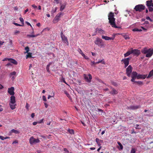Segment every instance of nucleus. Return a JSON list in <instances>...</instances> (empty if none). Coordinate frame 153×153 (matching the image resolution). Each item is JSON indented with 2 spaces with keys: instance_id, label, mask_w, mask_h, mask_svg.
<instances>
[{
  "instance_id": "bb28decb",
  "label": "nucleus",
  "mask_w": 153,
  "mask_h": 153,
  "mask_svg": "<svg viewBox=\"0 0 153 153\" xmlns=\"http://www.w3.org/2000/svg\"><path fill=\"white\" fill-rule=\"evenodd\" d=\"M16 105L15 104H12L10 103V108L12 110H13L15 108Z\"/></svg>"
},
{
  "instance_id": "0eeeda50",
  "label": "nucleus",
  "mask_w": 153,
  "mask_h": 153,
  "mask_svg": "<svg viewBox=\"0 0 153 153\" xmlns=\"http://www.w3.org/2000/svg\"><path fill=\"white\" fill-rule=\"evenodd\" d=\"M63 13H58L55 17L54 19L53 20V22L54 23H56L58 22L61 16H63Z\"/></svg>"
},
{
  "instance_id": "f257e3e1",
  "label": "nucleus",
  "mask_w": 153,
  "mask_h": 153,
  "mask_svg": "<svg viewBox=\"0 0 153 153\" xmlns=\"http://www.w3.org/2000/svg\"><path fill=\"white\" fill-rule=\"evenodd\" d=\"M114 14L113 13L111 12L108 15V19L109 22L112 27L115 28H118V27L115 24V19L114 18Z\"/></svg>"
},
{
  "instance_id": "423d86ee",
  "label": "nucleus",
  "mask_w": 153,
  "mask_h": 153,
  "mask_svg": "<svg viewBox=\"0 0 153 153\" xmlns=\"http://www.w3.org/2000/svg\"><path fill=\"white\" fill-rule=\"evenodd\" d=\"M83 77L86 82H91L92 76L90 74H89L88 75L86 74H84Z\"/></svg>"
},
{
  "instance_id": "39448f33",
  "label": "nucleus",
  "mask_w": 153,
  "mask_h": 153,
  "mask_svg": "<svg viewBox=\"0 0 153 153\" xmlns=\"http://www.w3.org/2000/svg\"><path fill=\"white\" fill-rule=\"evenodd\" d=\"M145 6L142 4L136 5L134 8V9L136 11L141 12L145 9Z\"/></svg>"
},
{
  "instance_id": "58836bf2",
  "label": "nucleus",
  "mask_w": 153,
  "mask_h": 153,
  "mask_svg": "<svg viewBox=\"0 0 153 153\" xmlns=\"http://www.w3.org/2000/svg\"><path fill=\"white\" fill-rule=\"evenodd\" d=\"M82 56L86 59H89V58L87 56H86L84 53L82 54Z\"/></svg>"
},
{
  "instance_id": "4d7b16f0",
  "label": "nucleus",
  "mask_w": 153,
  "mask_h": 153,
  "mask_svg": "<svg viewBox=\"0 0 153 153\" xmlns=\"http://www.w3.org/2000/svg\"><path fill=\"white\" fill-rule=\"evenodd\" d=\"M27 24V25H30V26L32 27V26H31V25H30V24L28 22H25Z\"/></svg>"
},
{
  "instance_id": "ddd939ff",
  "label": "nucleus",
  "mask_w": 153,
  "mask_h": 153,
  "mask_svg": "<svg viewBox=\"0 0 153 153\" xmlns=\"http://www.w3.org/2000/svg\"><path fill=\"white\" fill-rule=\"evenodd\" d=\"M132 54L135 56H137L140 53V51L137 49H133L132 48Z\"/></svg>"
},
{
  "instance_id": "680f3d73",
  "label": "nucleus",
  "mask_w": 153,
  "mask_h": 153,
  "mask_svg": "<svg viewBox=\"0 0 153 153\" xmlns=\"http://www.w3.org/2000/svg\"><path fill=\"white\" fill-rule=\"evenodd\" d=\"M43 119H42L39 121V123H43Z\"/></svg>"
},
{
  "instance_id": "e433bc0d",
  "label": "nucleus",
  "mask_w": 153,
  "mask_h": 153,
  "mask_svg": "<svg viewBox=\"0 0 153 153\" xmlns=\"http://www.w3.org/2000/svg\"><path fill=\"white\" fill-rule=\"evenodd\" d=\"M16 74V72L15 71H14L13 72L11 73L10 74V76H15Z\"/></svg>"
},
{
  "instance_id": "7ed1b4c3",
  "label": "nucleus",
  "mask_w": 153,
  "mask_h": 153,
  "mask_svg": "<svg viewBox=\"0 0 153 153\" xmlns=\"http://www.w3.org/2000/svg\"><path fill=\"white\" fill-rule=\"evenodd\" d=\"M146 5L148 7L149 11L152 12L153 11V1L152 0H148L146 1Z\"/></svg>"
},
{
  "instance_id": "c756f323",
  "label": "nucleus",
  "mask_w": 153,
  "mask_h": 153,
  "mask_svg": "<svg viewBox=\"0 0 153 153\" xmlns=\"http://www.w3.org/2000/svg\"><path fill=\"white\" fill-rule=\"evenodd\" d=\"M117 143L120 147V148L119 149H120L122 150L123 149V147L121 143L119 142H118Z\"/></svg>"
},
{
  "instance_id": "f8f14e48",
  "label": "nucleus",
  "mask_w": 153,
  "mask_h": 153,
  "mask_svg": "<svg viewBox=\"0 0 153 153\" xmlns=\"http://www.w3.org/2000/svg\"><path fill=\"white\" fill-rule=\"evenodd\" d=\"M15 89L14 87H11L10 88H9L8 90V93L11 95L13 96L15 94L14 91Z\"/></svg>"
},
{
  "instance_id": "b1692460",
  "label": "nucleus",
  "mask_w": 153,
  "mask_h": 153,
  "mask_svg": "<svg viewBox=\"0 0 153 153\" xmlns=\"http://www.w3.org/2000/svg\"><path fill=\"white\" fill-rule=\"evenodd\" d=\"M152 76H153V69L149 72L148 75L147 77V78H149Z\"/></svg>"
},
{
  "instance_id": "c85d7f7f",
  "label": "nucleus",
  "mask_w": 153,
  "mask_h": 153,
  "mask_svg": "<svg viewBox=\"0 0 153 153\" xmlns=\"http://www.w3.org/2000/svg\"><path fill=\"white\" fill-rule=\"evenodd\" d=\"M138 75L137 73L135 71H133L132 73L131 76L136 78Z\"/></svg>"
},
{
  "instance_id": "c03bdc74",
  "label": "nucleus",
  "mask_w": 153,
  "mask_h": 153,
  "mask_svg": "<svg viewBox=\"0 0 153 153\" xmlns=\"http://www.w3.org/2000/svg\"><path fill=\"white\" fill-rule=\"evenodd\" d=\"M135 82L137 83V84L139 85H141L142 84V82L140 81H135Z\"/></svg>"
},
{
  "instance_id": "f3484780",
  "label": "nucleus",
  "mask_w": 153,
  "mask_h": 153,
  "mask_svg": "<svg viewBox=\"0 0 153 153\" xmlns=\"http://www.w3.org/2000/svg\"><path fill=\"white\" fill-rule=\"evenodd\" d=\"M147 75H141L138 74L137 76V79H145L146 77L147 78Z\"/></svg>"
},
{
  "instance_id": "9d476101",
  "label": "nucleus",
  "mask_w": 153,
  "mask_h": 153,
  "mask_svg": "<svg viewBox=\"0 0 153 153\" xmlns=\"http://www.w3.org/2000/svg\"><path fill=\"white\" fill-rule=\"evenodd\" d=\"M130 59V58H127L123 59L121 60V62H123L125 65V68L128 65Z\"/></svg>"
},
{
  "instance_id": "5fc2aeb1",
  "label": "nucleus",
  "mask_w": 153,
  "mask_h": 153,
  "mask_svg": "<svg viewBox=\"0 0 153 153\" xmlns=\"http://www.w3.org/2000/svg\"><path fill=\"white\" fill-rule=\"evenodd\" d=\"M0 139H1L2 140H4V137L2 136H0Z\"/></svg>"
},
{
  "instance_id": "4468645a",
  "label": "nucleus",
  "mask_w": 153,
  "mask_h": 153,
  "mask_svg": "<svg viewBox=\"0 0 153 153\" xmlns=\"http://www.w3.org/2000/svg\"><path fill=\"white\" fill-rule=\"evenodd\" d=\"M61 37L63 42L68 45V41L67 38L64 35H63L62 32H61Z\"/></svg>"
},
{
  "instance_id": "4c0bfd02",
  "label": "nucleus",
  "mask_w": 153,
  "mask_h": 153,
  "mask_svg": "<svg viewBox=\"0 0 153 153\" xmlns=\"http://www.w3.org/2000/svg\"><path fill=\"white\" fill-rule=\"evenodd\" d=\"M68 131L71 134H73L74 133V131L73 129H69Z\"/></svg>"
},
{
  "instance_id": "bf43d9fd",
  "label": "nucleus",
  "mask_w": 153,
  "mask_h": 153,
  "mask_svg": "<svg viewBox=\"0 0 153 153\" xmlns=\"http://www.w3.org/2000/svg\"><path fill=\"white\" fill-rule=\"evenodd\" d=\"M12 40L11 39H10V43L11 45H13Z\"/></svg>"
},
{
  "instance_id": "dca6fc26",
  "label": "nucleus",
  "mask_w": 153,
  "mask_h": 153,
  "mask_svg": "<svg viewBox=\"0 0 153 153\" xmlns=\"http://www.w3.org/2000/svg\"><path fill=\"white\" fill-rule=\"evenodd\" d=\"M98 31V33H101V34H103L104 33V31L103 30L100 28H97L96 29V30L95 32V33L94 34H93L92 36H94L96 34L97 32Z\"/></svg>"
},
{
  "instance_id": "f704fd0d",
  "label": "nucleus",
  "mask_w": 153,
  "mask_h": 153,
  "mask_svg": "<svg viewBox=\"0 0 153 153\" xmlns=\"http://www.w3.org/2000/svg\"><path fill=\"white\" fill-rule=\"evenodd\" d=\"M54 1L56 2V4L61 3L62 0H54Z\"/></svg>"
},
{
  "instance_id": "37998d69",
  "label": "nucleus",
  "mask_w": 153,
  "mask_h": 153,
  "mask_svg": "<svg viewBox=\"0 0 153 153\" xmlns=\"http://www.w3.org/2000/svg\"><path fill=\"white\" fill-rule=\"evenodd\" d=\"M19 33H20V31L18 30H16L14 32V34L16 35H17V34H19Z\"/></svg>"
},
{
  "instance_id": "393cba45",
  "label": "nucleus",
  "mask_w": 153,
  "mask_h": 153,
  "mask_svg": "<svg viewBox=\"0 0 153 153\" xmlns=\"http://www.w3.org/2000/svg\"><path fill=\"white\" fill-rule=\"evenodd\" d=\"M110 93L112 94H116L118 93V92L115 89L113 88L112 91L110 92Z\"/></svg>"
},
{
  "instance_id": "a878e982",
  "label": "nucleus",
  "mask_w": 153,
  "mask_h": 153,
  "mask_svg": "<svg viewBox=\"0 0 153 153\" xmlns=\"http://www.w3.org/2000/svg\"><path fill=\"white\" fill-rule=\"evenodd\" d=\"M121 35L122 36H123L124 37L125 39L126 40L129 39L130 38L129 36L126 34L123 33Z\"/></svg>"
},
{
  "instance_id": "f03ea898",
  "label": "nucleus",
  "mask_w": 153,
  "mask_h": 153,
  "mask_svg": "<svg viewBox=\"0 0 153 153\" xmlns=\"http://www.w3.org/2000/svg\"><path fill=\"white\" fill-rule=\"evenodd\" d=\"M143 53L146 54V57H151L153 54V49L150 48L148 49L146 48H144L141 51Z\"/></svg>"
},
{
  "instance_id": "13d9d810",
  "label": "nucleus",
  "mask_w": 153,
  "mask_h": 153,
  "mask_svg": "<svg viewBox=\"0 0 153 153\" xmlns=\"http://www.w3.org/2000/svg\"><path fill=\"white\" fill-rule=\"evenodd\" d=\"M3 109L2 107V106L0 105V111H1L3 110Z\"/></svg>"
},
{
  "instance_id": "ea45409f",
  "label": "nucleus",
  "mask_w": 153,
  "mask_h": 153,
  "mask_svg": "<svg viewBox=\"0 0 153 153\" xmlns=\"http://www.w3.org/2000/svg\"><path fill=\"white\" fill-rule=\"evenodd\" d=\"M136 151L134 148H132L131 150L130 153H135Z\"/></svg>"
},
{
  "instance_id": "c9c22d12",
  "label": "nucleus",
  "mask_w": 153,
  "mask_h": 153,
  "mask_svg": "<svg viewBox=\"0 0 153 153\" xmlns=\"http://www.w3.org/2000/svg\"><path fill=\"white\" fill-rule=\"evenodd\" d=\"M25 50L26 51V53H28L29 51V48L28 46H27L25 48Z\"/></svg>"
},
{
  "instance_id": "6ab92c4d",
  "label": "nucleus",
  "mask_w": 153,
  "mask_h": 153,
  "mask_svg": "<svg viewBox=\"0 0 153 153\" xmlns=\"http://www.w3.org/2000/svg\"><path fill=\"white\" fill-rule=\"evenodd\" d=\"M95 140L99 146H100L101 145V143H103V141L102 140H100L98 138H96Z\"/></svg>"
},
{
  "instance_id": "0e129e2a",
  "label": "nucleus",
  "mask_w": 153,
  "mask_h": 153,
  "mask_svg": "<svg viewBox=\"0 0 153 153\" xmlns=\"http://www.w3.org/2000/svg\"><path fill=\"white\" fill-rule=\"evenodd\" d=\"M35 116V114L34 113H33L31 114V117L32 118H33Z\"/></svg>"
},
{
  "instance_id": "2eb2a0df",
  "label": "nucleus",
  "mask_w": 153,
  "mask_h": 153,
  "mask_svg": "<svg viewBox=\"0 0 153 153\" xmlns=\"http://www.w3.org/2000/svg\"><path fill=\"white\" fill-rule=\"evenodd\" d=\"M16 103L15 97L13 95L11 96L10 97V103L12 104H15Z\"/></svg>"
},
{
  "instance_id": "864d4df0",
  "label": "nucleus",
  "mask_w": 153,
  "mask_h": 153,
  "mask_svg": "<svg viewBox=\"0 0 153 153\" xmlns=\"http://www.w3.org/2000/svg\"><path fill=\"white\" fill-rule=\"evenodd\" d=\"M9 59L10 58H5L4 59H3L2 60V61H7V60H8L9 61Z\"/></svg>"
},
{
  "instance_id": "e2e57ef3",
  "label": "nucleus",
  "mask_w": 153,
  "mask_h": 153,
  "mask_svg": "<svg viewBox=\"0 0 153 153\" xmlns=\"http://www.w3.org/2000/svg\"><path fill=\"white\" fill-rule=\"evenodd\" d=\"M4 88V87L1 85L0 84V89H3Z\"/></svg>"
},
{
  "instance_id": "20e7f679",
  "label": "nucleus",
  "mask_w": 153,
  "mask_h": 153,
  "mask_svg": "<svg viewBox=\"0 0 153 153\" xmlns=\"http://www.w3.org/2000/svg\"><path fill=\"white\" fill-rule=\"evenodd\" d=\"M94 43L96 45L100 48L102 47L104 45V43L103 42L102 40L99 38H96Z\"/></svg>"
},
{
  "instance_id": "de8ad7c7",
  "label": "nucleus",
  "mask_w": 153,
  "mask_h": 153,
  "mask_svg": "<svg viewBox=\"0 0 153 153\" xmlns=\"http://www.w3.org/2000/svg\"><path fill=\"white\" fill-rule=\"evenodd\" d=\"M146 19L147 20H150L151 22H152V19L150 18L149 16H147L146 17Z\"/></svg>"
},
{
  "instance_id": "9b49d317",
  "label": "nucleus",
  "mask_w": 153,
  "mask_h": 153,
  "mask_svg": "<svg viewBox=\"0 0 153 153\" xmlns=\"http://www.w3.org/2000/svg\"><path fill=\"white\" fill-rule=\"evenodd\" d=\"M115 34H113L112 36L111 37H110L107 36H102V38L106 40H113L115 38Z\"/></svg>"
},
{
  "instance_id": "a19ab883",
  "label": "nucleus",
  "mask_w": 153,
  "mask_h": 153,
  "mask_svg": "<svg viewBox=\"0 0 153 153\" xmlns=\"http://www.w3.org/2000/svg\"><path fill=\"white\" fill-rule=\"evenodd\" d=\"M78 51L79 52V53L82 55V54H83L82 51L79 48L78 50Z\"/></svg>"
},
{
  "instance_id": "6e6d98bb",
  "label": "nucleus",
  "mask_w": 153,
  "mask_h": 153,
  "mask_svg": "<svg viewBox=\"0 0 153 153\" xmlns=\"http://www.w3.org/2000/svg\"><path fill=\"white\" fill-rule=\"evenodd\" d=\"M43 100L45 101H46V97L45 96H43Z\"/></svg>"
},
{
  "instance_id": "3c124183",
  "label": "nucleus",
  "mask_w": 153,
  "mask_h": 153,
  "mask_svg": "<svg viewBox=\"0 0 153 153\" xmlns=\"http://www.w3.org/2000/svg\"><path fill=\"white\" fill-rule=\"evenodd\" d=\"M63 151H64L65 152H67V153L69 152L68 151V150L66 148H64L63 149Z\"/></svg>"
},
{
  "instance_id": "603ef678",
  "label": "nucleus",
  "mask_w": 153,
  "mask_h": 153,
  "mask_svg": "<svg viewBox=\"0 0 153 153\" xmlns=\"http://www.w3.org/2000/svg\"><path fill=\"white\" fill-rule=\"evenodd\" d=\"M132 79H131V81L132 82H135V81H134L135 79L136 78L135 77H133L131 76Z\"/></svg>"
},
{
  "instance_id": "052dcab7",
  "label": "nucleus",
  "mask_w": 153,
  "mask_h": 153,
  "mask_svg": "<svg viewBox=\"0 0 153 153\" xmlns=\"http://www.w3.org/2000/svg\"><path fill=\"white\" fill-rule=\"evenodd\" d=\"M4 43V42H2L1 41H0V46H1V45H2Z\"/></svg>"
},
{
  "instance_id": "7c9ffc66",
  "label": "nucleus",
  "mask_w": 153,
  "mask_h": 153,
  "mask_svg": "<svg viewBox=\"0 0 153 153\" xmlns=\"http://www.w3.org/2000/svg\"><path fill=\"white\" fill-rule=\"evenodd\" d=\"M19 20L22 23V25H21L22 26H23L24 25V21L23 19V18L22 17H20L19 18Z\"/></svg>"
},
{
  "instance_id": "72a5a7b5",
  "label": "nucleus",
  "mask_w": 153,
  "mask_h": 153,
  "mask_svg": "<svg viewBox=\"0 0 153 153\" xmlns=\"http://www.w3.org/2000/svg\"><path fill=\"white\" fill-rule=\"evenodd\" d=\"M38 35H27V36L29 37H34L37 36Z\"/></svg>"
},
{
  "instance_id": "1a4fd4ad",
  "label": "nucleus",
  "mask_w": 153,
  "mask_h": 153,
  "mask_svg": "<svg viewBox=\"0 0 153 153\" xmlns=\"http://www.w3.org/2000/svg\"><path fill=\"white\" fill-rule=\"evenodd\" d=\"M29 142L31 144H36L38 143V139H36L32 137L30 139Z\"/></svg>"
},
{
  "instance_id": "4be33fe9",
  "label": "nucleus",
  "mask_w": 153,
  "mask_h": 153,
  "mask_svg": "<svg viewBox=\"0 0 153 153\" xmlns=\"http://www.w3.org/2000/svg\"><path fill=\"white\" fill-rule=\"evenodd\" d=\"M9 60V61H10L11 63H13L14 65H17L18 63L14 59L12 58H10Z\"/></svg>"
},
{
  "instance_id": "8fccbe9b",
  "label": "nucleus",
  "mask_w": 153,
  "mask_h": 153,
  "mask_svg": "<svg viewBox=\"0 0 153 153\" xmlns=\"http://www.w3.org/2000/svg\"><path fill=\"white\" fill-rule=\"evenodd\" d=\"M55 10H52V11H51V12L52 13H55V12H56L57 9V7H55Z\"/></svg>"
},
{
  "instance_id": "5701e85b",
  "label": "nucleus",
  "mask_w": 153,
  "mask_h": 153,
  "mask_svg": "<svg viewBox=\"0 0 153 153\" xmlns=\"http://www.w3.org/2000/svg\"><path fill=\"white\" fill-rule=\"evenodd\" d=\"M53 64V65H54V63L53 62H50L48 65L46 67V70L47 72H48V73L50 72V70L49 69V66Z\"/></svg>"
},
{
  "instance_id": "338daca9",
  "label": "nucleus",
  "mask_w": 153,
  "mask_h": 153,
  "mask_svg": "<svg viewBox=\"0 0 153 153\" xmlns=\"http://www.w3.org/2000/svg\"><path fill=\"white\" fill-rule=\"evenodd\" d=\"M18 143V141L17 140H15V141H13V144L14 143Z\"/></svg>"
},
{
  "instance_id": "69168bd1",
  "label": "nucleus",
  "mask_w": 153,
  "mask_h": 153,
  "mask_svg": "<svg viewBox=\"0 0 153 153\" xmlns=\"http://www.w3.org/2000/svg\"><path fill=\"white\" fill-rule=\"evenodd\" d=\"M45 105V108H47L48 107V105L47 104V103L46 102L44 103Z\"/></svg>"
},
{
  "instance_id": "a211bd4d",
  "label": "nucleus",
  "mask_w": 153,
  "mask_h": 153,
  "mask_svg": "<svg viewBox=\"0 0 153 153\" xmlns=\"http://www.w3.org/2000/svg\"><path fill=\"white\" fill-rule=\"evenodd\" d=\"M60 10L61 11H62L65 8L66 6V3H64L63 4H61V3L60 4Z\"/></svg>"
},
{
  "instance_id": "cd10ccee",
  "label": "nucleus",
  "mask_w": 153,
  "mask_h": 153,
  "mask_svg": "<svg viewBox=\"0 0 153 153\" xmlns=\"http://www.w3.org/2000/svg\"><path fill=\"white\" fill-rule=\"evenodd\" d=\"M14 133L16 134H19L20 133V132L19 131L16 130L14 129H13L11 131V133Z\"/></svg>"
},
{
  "instance_id": "473e14b6",
  "label": "nucleus",
  "mask_w": 153,
  "mask_h": 153,
  "mask_svg": "<svg viewBox=\"0 0 153 153\" xmlns=\"http://www.w3.org/2000/svg\"><path fill=\"white\" fill-rule=\"evenodd\" d=\"M103 61V60H102L99 61L98 62H96L95 64H98L100 63H102V64H105V62L104 61Z\"/></svg>"
},
{
  "instance_id": "6e6552de",
  "label": "nucleus",
  "mask_w": 153,
  "mask_h": 153,
  "mask_svg": "<svg viewBox=\"0 0 153 153\" xmlns=\"http://www.w3.org/2000/svg\"><path fill=\"white\" fill-rule=\"evenodd\" d=\"M132 67L129 65L126 69V74L128 77H130L132 71Z\"/></svg>"
},
{
  "instance_id": "aec40b11",
  "label": "nucleus",
  "mask_w": 153,
  "mask_h": 153,
  "mask_svg": "<svg viewBox=\"0 0 153 153\" xmlns=\"http://www.w3.org/2000/svg\"><path fill=\"white\" fill-rule=\"evenodd\" d=\"M140 107V105H132L129 106V108L131 110H135Z\"/></svg>"
},
{
  "instance_id": "774afa93",
  "label": "nucleus",
  "mask_w": 153,
  "mask_h": 153,
  "mask_svg": "<svg viewBox=\"0 0 153 153\" xmlns=\"http://www.w3.org/2000/svg\"><path fill=\"white\" fill-rule=\"evenodd\" d=\"M6 66H11V64L10 63H8L7 64Z\"/></svg>"
},
{
  "instance_id": "412c9836",
  "label": "nucleus",
  "mask_w": 153,
  "mask_h": 153,
  "mask_svg": "<svg viewBox=\"0 0 153 153\" xmlns=\"http://www.w3.org/2000/svg\"><path fill=\"white\" fill-rule=\"evenodd\" d=\"M132 54V48L131 50H129L126 53L124 54L125 57L128 56L131 54Z\"/></svg>"
},
{
  "instance_id": "2f4dec72",
  "label": "nucleus",
  "mask_w": 153,
  "mask_h": 153,
  "mask_svg": "<svg viewBox=\"0 0 153 153\" xmlns=\"http://www.w3.org/2000/svg\"><path fill=\"white\" fill-rule=\"evenodd\" d=\"M142 30L141 29H138V28H134L133 29V30H132V31H134V32H135V31H139V32H140L141 31H142Z\"/></svg>"
},
{
  "instance_id": "49530a36",
  "label": "nucleus",
  "mask_w": 153,
  "mask_h": 153,
  "mask_svg": "<svg viewBox=\"0 0 153 153\" xmlns=\"http://www.w3.org/2000/svg\"><path fill=\"white\" fill-rule=\"evenodd\" d=\"M15 25L17 26H22L21 25L19 24H18L16 23H13Z\"/></svg>"
},
{
  "instance_id": "09e8293b",
  "label": "nucleus",
  "mask_w": 153,
  "mask_h": 153,
  "mask_svg": "<svg viewBox=\"0 0 153 153\" xmlns=\"http://www.w3.org/2000/svg\"><path fill=\"white\" fill-rule=\"evenodd\" d=\"M29 107V106L28 104L27 103L26 104L25 107L26 108V109L28 110Z\"/></svg>"
},
{
  "instance_id": "79ce46f5",
  "label": "nucleus",
  "mask_w": 153,
  "mask_h": 153,
  "mask_svg": "<svg viewBox=\"0 0 153 153\" xmlns=\"http://www.w3.org/2000/svg\"><path fill=\"white\" fill-rule=\"evenodd\" d=\"M31 57V54L30 53H27V58Z\"/></svg>"
},
{
  "instance_id": "a18cd8bd",
  "label": "nucleus",
  "mask_w": 153,
  "mask_h": 153,
  "mask_svg": "<svg viewBox=\"0 0 153 153\" xmlns=\"http://www.w3.org/2000/svg\"><path fill=\"white\" fill-rule=\"evenodd\" d=\"M145 116H147L148 117H153V115H150L149 114H145L144 115Z\"/></svg>"
}]
</instances>
